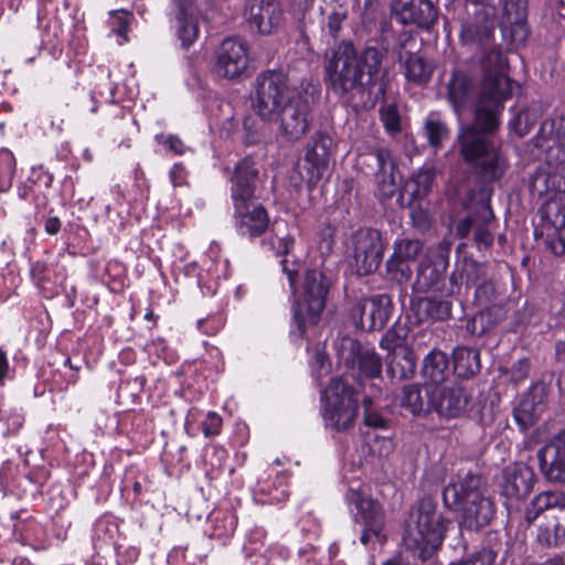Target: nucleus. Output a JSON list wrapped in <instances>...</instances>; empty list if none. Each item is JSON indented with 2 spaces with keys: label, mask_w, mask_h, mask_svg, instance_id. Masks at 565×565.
<instances>
[{
  "label": "nucleus",
  "mask_w": 565,
  "mask_h": 565,
  "mask_svg": "<svg viewBox=\"0 0 565 565\" xmlns=\"http://www.w3.org/2000/svg\"><path fill=\"white\" fill-rule=\"evenodd\" d=\"M483 78L475 111V124L461 128L458 136L465 160L472 162L486 181L500 179L507 169V159L489 132L500 122L503 103L513 90L507 75L508 60L500 47L490 49L480 61Z\"/></svg>",
  "instance_id": "f257e3e1"
},
{
  "label": "nucleus",
  "mask_w": 565,
  "mask_h": 565,
  "mask_svg": "<svg viewBox=\"0 0 565 565\" xmlns=\"http://www.w3.org/2000/svg\"><path fill=\"white\" fill-rule=\"evenodd\" d=\"M253 109L263 121L278 124L290 140H298L309 128V103L281 71L269 70L257 76Z\"/></svg>",
  "instance_id": "f03ea898"
},
{
  "label": "nucleus",
  "mask_w": 565,
  "mask_h": 565,
  "mask_svg": "<svg viewBox=\"0 0 565 565\" xmlns=\"http://www.w3.org/2000/svg\"><path fill=\"white\" fill-rule=\"evenodd\" d=\"M269 244L277 255H285L281 260L282 271L287 275L296 297L294 307L295 329L291 332H297L299 337H302L307 324H316L324 309L329 282L322 273L312 269L306 273L300 288L298 290L295 288V277L299 270V264L292 260L291 266H289V255L294 248L295 238L288 232L286 222L277 221L274 223Z\"/></svg>",
  "instance_id": "7ed1b4c3"
},
{
  "label": "nucleus",
  "mask_w": 565,
  "mask_h": 565,
  "mask_svg": "<svg viewBox=\"0 0 565 565\" xmlns=\"http://www.w3.org/2000/svg\"><path fill=\"white\" fill-rule=\"evenodd\" d=\"M534 145L545 153L547 166L537 168L531 177V192L546 202L565 196V170L553 167L565 162V116L545 119Z\"/></svg>",
  "instance_id": "20e7f679"
},
{
  "label": "nucleus",
  "mask_w": 565,
  "mask_h": 565,
  "mask_svg": "<svg viewBox=\"0 0 565 565\" xmlns=\"http://www.w3.org/2000/svg\"><path fill=\"white\" fill-rule=\"evenodd\" d=\"M382 62V54L375 47H367L359 57L354 46L342 42L326 55V73L334 94L342 96L358 87L375 83Z\"/></svg>",
  "instance_id": "39448f33"
},
{
  "label": "nucleus",
  "mask_w": 565,
  "mask_h": 565,
  "mask_svg": "<svg viewBox=\"0 0 565 565\" xmlns=\"http://www.w3.org/2000/svg\"><path fill=\"white\" fill-rule=\"evenodd\" d=\"M443 498L447 507L460 511V523L470 530L488 525L495 514L482 479L471 472L458 473L444 489Z\"/></svg>",
  "instance_id": "423d86ee"
},
{
  "label": "nucleus",
  "mask_w": 565,
  "mask_h": 565,
  "mask_svg": "<svg viewBox=\"0 0 565 565\" xmlns=\"http://www.w3.org/2000/svg\"><path fill=\"white\" fill-rule=\"evenodd\" d=\"M449 523L430 499H423L412 508L405 521L403 542L425 561L441 546Z\"/></svg>",
  "instance_id": "0eeeda50"
},
{
  "label": "nucleus",
  "mask_w": 565,
  "mask_h": 565,
  "mask_svg": "<svg viewBox=\"0 0 565 565\" xmlns=\"http://www.w3.org/2000/svg\"><path fill=\"white\" fill-rule=\"evenodd\" d=\"M257 171L249 159L239 161L232 179V200L238 231L243 235L259 236L268 226L266 210L252 201Z\"/></svg>",
  "instance_id": "6e6552de"
},
{
  "label": "nucleus",
  "mask_w": 565,
  "mask_h": 565,
  "mask_svg": "<svg viewBox=\"0 0 565 565\" xmlns=\"http://www.w3.org/2000/svg\"><path fill=\"white\" fill-rule=\"evenodd\" d=\"M358 399L352 387L341 377L332 379L321 396V414L327 428L349 429L356 416Z\"/></svg>",
  "instance_id": "1a4fd4ad"
},
{
  "label": "nucleus",
  "mask_w": 565,
  "mask_h": 565,
  "mask_svg": "<svg viewBox=\"0 0 565 565\" xmlns=\"http://www.w3.org/2000/svg\"><path fill=\"white\" fill-rule=\"evenodd\" d=\"M333 350L338 365L347 369L353 377H377L382 371L380 356L369 349L361 348L360 343L351 337H338L333 341Z\"/></svg>",
  "instance_id": "9d476101"
},
{
  "label": "nucleus",
  "mask_w": 565,
  "mask_h": 565,
  "mask_svg": "<svg viewBox=\"0 0 565 565\" xmlns=\"http://www.w3.org/2000/svg\"><path fill=\"white\" fill-rule=\"evenodd\" d=\"M355 483L356 486H349L345 500L355 521L364 526L361 542L366 544L372 536L380 537L384 526V513L382 507L370 497L366 488L360 482Z\"/></svg>",
  "instance_id": "9b49d317"
},
{
  "label": "nucleus",
  "mask_w": 565,
  "mask_h": 565,
  "mask_svg": "<svg viewBox=\"0 0 565 565\" xmlns=\"http://www.w3.org/2000/svg\"><path fill=\"white\" fill-rule=\"evenodd\" d=\"M248 65V46L239 38H226L215 51L212 72L226 79L238 78Z\"/></svg>",
  "instance_id": "f8f14e48"
},
{
  "label": "nucleus",
  "mask_w": 565,
  "mask_h": 565,
  "mask_svg": "<svg viewBox=\"0 0 565 565\" xmlns=\"http://www.w3.org/2000/svg\"><path fill=\"white\" fill-rule=\"evenodd\" d=\"M352 257L360 275L376 270L383 257V242L380 232L360 228L351 237Z\"/></svg>",
  "instance_id": "ddd939ff"
},
{
  "label": "nucleus",
  "mask_w": 565,
  "mask_h": 565,
  "mask_svg": "<svg viewBox=\"0 0 565 565\" xmlns=\"http://www.w3.org/2000/svg\"><path fill=\"white\" fill-rule=\"evenodd\" d=\"M504 42L518 49L529 36L527 0H503L499 22Z\"/></svg>",
  "instance_id": "4468645a"
},
{
  "label": "nucleus",
  "mask_w": 565,
  "mask_h": 565,
  "mask_svg": "<svg viewBox=\"0 0 565 565\" xmlns=\"http://www.w3.org/2000/svg\"><path fill=\"white\" fill-rule=\"evenodd\" d=\"M390 312V298L386 295H377L359 300L352 308L351 316L358 328L374 331L386 324Z\"/></svg>",
  "instance_id": "2eb2a0df"
},
{
  "label": "nucleus",
  "mask_w": 565,
  "mask_h": 565,
  "mask_svg": "<svg viewBox=\"0 0 565 565\" xmlns=\"http://www.w3.org/2000/svg\"><path fill=\"white\" fill-rule=\"evenodd\" d=\"M198 0H173L170 25L182 46L189 47L199 35Z\"/></svg>",
  "instance_id": "dca6fc26"
},
{
  "label": "nucleus",
  "mask_w": 565,
  "mask_h": 565,
  "mask_svg": "<svg viewBox=\"0 0 565 565\" xmlns=\"http://www.w3.org/2000/svg\"><path fill=\"white\" fill-rule=\"evenodd\" d=\"M537 460L540 470L547 480L565 482V430L540 448Z\"/></svg>",
  "instance_id": "f3484780"
},
{
  "label": "nucleus",
  "mask_w": 565,
  "mask_h": 565,
  "mask_svg": "<svg viewBox=\"0 0 565 565\" xmlns=\"http://www.w3.org/2000/svg\"><path fill=\"white\" fill-rule=\"evenodd\" d=\"M535 473L525 463H514L503 471L501 495L505 498L507 505L524 499L533 489Z\"/></svg>",
  "instance_id": "a211bd4d"
},
{
  "label": "nucleus",
  "mask_w": 565,
  "mask_h": 565,
  "mask_svg": "<svg viewBox=\"0 0 565 565\" xmlns=\"http://www.w3.org/2000/svg\"><path fill=\"white\" fill-rule=\"evenodd\" d=\"M392 11L401 23L425 29L437 20V10L430 0H394Z\"/></svg>",
  "instance_id": "6ab92c4d"
},
{
  "label": "nucleus",
  "mask_w": 565,
  "mask_h": 565,
  "mask_svg": "<svg viewBox=\"0 0 565 565\" xmlns=\"http://www.w3.org/2000/svg\"><path fill=\"white\" fill-rule=\"evenodd\" d=\"M423 247V242L416 238L404 237L394 243V252L386 263L394 279L405 281L409 278L412 274L409 263L416 260Z\"/></svg>",
  "instance_id": "aec40b11"
},
{
  "label": "nucleus",
  "mask_w": 565,
  "mask_h": 565,
  "mask_svg": "<svg viewBox=\"0 0 565 565\" xmlns=\"http://www.w3.org/2000/svg\"><path fill=\"white\" fill-rule=\"evenodd\" d=\"M247 21L259 33L269 34L282 22V10L278 0H252L246 8Z\"/></svg>",
  "instance_id": "412c9836"
},
{
  "label": "nucleus",
  "mask_w": 565,
  "mask_h": 565,
  "mask_svg": "<svg viewBox=\"0 0 565 565\" xmlns=\"http://www.w3.org/2000/svg\"><path fill=\"white\" fill-rule=\"evenodd\" d=\"M333 140L324 132H317L312 136L307 146L306 163L309 164V182H318L328 168L330 156L332 152Z\"/></svg>",
  "instance_id": "4be33fe9"
},
{
  "label": "nucleus",
  "mask_w": 565,
  "mask_h": 565,
  "mask_svg": "<svg viewBox=\"0 0 565 565\" xmlns=\"http://www.w3.org/2000/svg\"><path fill=\"white\" fill-rule=\"evenodd\" d=\"M469 397L459 385L436 387L430 392L431 409L443 417H457L467 407Z\"/></svg>",
  "instance_id": "5701e85b"
},
{
  "label": "nucleus",
  "mask_w": 565,
  "mask_h": 565,
  "mask_svg": "<svg viewBox=\"0 0 565 565\" xmlns=\"http://www.w3.org/2000/svg\"><path fill=\"white\" fill-rule=\"evenodd\" d=\"M545 398V387L536 384L521 399L514 408L513 416L522 429H526L535 424L543 412Z\"/></svg>",
  "instance_id": "b1692460"
},
{
  "label": "nucleus",
  "mask_w": 565,
  "mask_h": 565,
  "mask_svg": "<svg viewBox=\"0 0 565 565\" xmlns=\"http://www.w3.org/2000/svg\"><path fill=\"white\" fill-rule=\"evenodd\" d=\"M472 89L473 83L468 74L461 71L454 72L448 84V99L458 117L470 102Z\"/></svg>",
  "instance_id": "393cba45"
},
{
  "label": "nucleus",
  "mask_w": 565,
  "mask_h": 565,
  "mask_svg": "<svg viewBox=\"0 0 565 565\" xmlns=\"http://www.w3.org/2000/svg\"><path fill=\"white\" fill-rule=\"evenodd\" d=\"M422 372L431 384L438 385L445 382L450 374L447 354L436 349L430 351L424 359Z\"/></svg>",
  "instance_id": "a878e982"
},
{
  "label": "nucleus",
  "mask_w": 565,
  "mask_h": 565,
  "mask_svg": "<svg viewBox=\"0 0 565 565\" xmlns=\"http://www.w3.org/2000/svg\"><path fill=\"white\" fill-rule=\"evenodd\" d=\"M426 401L422 394V387L417 384H411L403 387L397 396L399 406L408 411L412 415L419 416L431 409L430 393H426Z\"/></svg>",
  "instance_id": "bb28decb"
},
{
  "label": "nucleus",
  "mask_w": 565,
  "mask_h": 565,
  "mask_svg": "<svg viewBox=\"0 0 565 565\" xmlns=\"http://www.w3.org/2000/svg\"><path fill=\"white\" fill-rule=\"evenodd\" d=\"M565 494L562 491H545L537 494L525 510V519L533 522L539 515L548 509L564 508Z\"/></svg>",
  "instance_id": "cd10ccee"
},
{
  "label": "nucleus",
  "mask_w": 565,
  "mask_h": 565,
  "mask_svg": "<svg viewBox=\"0 0 565 565\" xmlns=\"http://www.w3.org/2000/svg\"><path fill=\"white\" fill-rule=\"evenodd\" d=\"M480 370L479 352L471 348H458L454 351V371L460 377H469Z\"/></svg>",
  "instance_id": "c85d7f7f"
},
{
  "label": "nucleus",
  "mask_w": 565,
  "mask_h": 565,
  "mask_svg": "<svg viewBox=\"0 0 565 565\" xmlns=\"http://www.w3.org/2000/svg\"><path fill=\"white\" fill-rule=\"evenodd\" d=\"M434 179V168L424 166L406 182L405 191L412 195L413 200L424 199L430 191Z\"/></svg>",
  "instance_id": "c756f323"
},
{
  "label": "nucleus",
  "mask_w": 565,
  "mask_h": 565,
  "mask_svg": "<svg viewBox=\"0 0 565 565\" xmlns=\"http://www.w3.org/2000/svg\"><path fill=\"white\" fill-rule=\"evenodd\" d=\"M433 74V66L420 55L409 54L405 61V76L408 81L424 84L428 82Z\"/></svg>",
  "instance_id": "7c9ffc66"
},
{
  "label": "nucleus",
  "mask_w": 565,
  "mask_h": 565,
  "mask_svg": "<svg viewBox=\"0 0 565 565\" xmlns=\"http://www.w3.org/2000/svg\"><path fill=\"white\" fill-rule=\"evenodd\" d=\"M503 317V312L499 307H491L473 317L470 329L475 334H483L492 329Z\"/></svg>",
  "instance_id": "2f4dec72"
},
{
  "label": "nucleus",
  "mask_w": 565,
  "mask_h": 565,
  "mask_svg": "<svg viewBox=\"0 0 565 565\" xmlns=\"http://www.w3.org/2000/svg\"><path fill=\"white\" fill-rule=\"evenodd\" d=\"M537 541L543 546L557 547L565 543V526L551 521L539 529Z\"/></svg>",
  "instance_id": "473e14b6"
},
{
  "label": "nucleus",
  "mask_w": 565,
  "mask_h": 565,
  "mask_svg": "<svg viewBox=\"0 0 565 565\" xmlns=\"http://www.w3.org/2000/svg\"><path fill=\"white\" fill-rule=\"evenodd\" d=\"M237 526V519L231 512L220 513L212 519L211 536L225 542L233 535Z\"/></svg>",
  "instance_id": "72a5a7b5"
},
{
  "label": "nucleus",
  "mask_w": 565,
  "mask_h": 565,
  "mask_svg": "<svg viewBox=\"0 0 565 565\" xmlns=\"http://www.w3.org/2000/svg\"><path fill=\"white\" fill-rule=\"evenodd\" d=\"M415 361L411 352L404 351L402 354L394 353L392 361L387 365V372L393 379L408 377L414 373Z\"/></svg>",
  "instance_id": "f704fd0d"
},
{
  "label": "nucleus",
  "mask_w": 565,
  "mask_h": 565,
  "mask_svg": "<svg viewBox=\"0 0 565 565\" xmlns=\"http://www.w3.org/2000/svg\"><path fill=\"white\" fill-rule=\"evenodd\" d=\"M15 158L8 149L0 150V191H8L15 174Z\"/></svg>",
  "instance_id": "c9c22d12"
},
{
  "label": "nucleus",
  "mask_w": 565,
  "mask_h": 565,
  "mask_svg": "<svg viewBox=\"0 0 565 565\" xmlns=\"http://www.w3.org/2000/svg\"><path fill=\"white\" fill-rule=\"evenodd\" d=\"M425 132L431 147L438 148L448 139L449 132L446 125L435 115H429L425 121Z\"/></svg>",
  "instance_id": "e433bc0d"
},
{
  "label": "nucleus",
  "mask_w": 565,
  "mask_h": 565,
  "mask_svg": "<svg viewBox=\"0 0 565 565\" xmlns=\"http://www.w3.org/2000/svg\"><path fill=\"white\" fill-rule=\"evenodd\" d=\"M0 422L7 426V433L10 434L22 427L24 417L20 409L2 403L0 404Z\"/></svg>",
  "instance_id": "4c0bfd02"
},
{
  "label": "nucleus",
  "mask_w": 565,
  "mask_h": 565,
  "mask_svg": "<svg viewBox=\"0 0 565 565\" xmlns=\"http://www.w3.org/2000/svg\"><path fill=\"white\" fill-rule=\"evenodd\" d=\"M545 213L555 230L565 227V196L547 201Z\"/></svg>",
  "instance_id": "58836bf2"
},
{
  "label": "nucleus",
  "mask_w": 565,
  "mask_h": 565,
  "mask_svg": "<svg viewBox=\"0 0 565 565\" xmlns=\"http://www.w3.org/2000/svg\"><path fill=\"white\" fill-rule=\"evenodd\" d=\"M380 117L387 132L394 135L401 131V116L396 105L385 104L381 106Z\"/></svg>",
  "instance_id": "ea45409f"
},
{
  "label": "nucleus",
  "mask_w": 565,
  "mask_h": 565,
  "mask_svg": "<svg viewBox=\"0 0 565 565\" xmlns=\"http://www.w3.org/2000/svg\"><path fill=\"white\" fill-rule=\"evenodd\" d=\"M409 209L413 225L422 231L428 228L430 224L428 204L423 199L413 200Z\"/></svg>",
  "instance_id": "a19ab883"
},
{
  "label": "nucleus",
  "mask_w": 565,
  "mask_h": 565,
  "mask_svg": "<svg viewBox=\"0 0 565 565\" xmlns=\"http://www.w3.org/2000/svg\"><path fill=\"white\" fill-rule=\"evenodd\" d=\"M494 561L495 553L489 548H482L449 565H492Z\"/></svg>",
  "instance_id": "79ce46f5"
},
{
  "label": "nucleus",
  "mask_w": 565,
  "mask_h": 565,
  "mask_svg": "<svg viewBox=\"0 0 565 565\" xmlns=\"http://www.w3.org/2000/svg\"><path fill=\"white\" fill-rule=\"evenodd\" d=\"M18 530L21 531V537L25 542L44 543L49 540L44 527L36 522H30L21 527H18Z\"/></svg>",
  "instance_id": "37998d69"
},
{
  "label": "nucleus",
  "mask_w": 565,
  "mask_h": 565,
  "mask_svg": "<svg viewBox=\"0 0 565 565\" xmlns=\"http://www.w3.org/2000/svg\"><path fill=\"white\" fill-rule=\"evenodd\" d=\"M377 190L380 195L387 198L391 196L396 189V179L393 170H386V173H376Z\"/></svg>",
  "instance_id": "c03bdc74"
},
{
  "label": "nucleus",
  "mask_w": 565,
  "mask_h": 565,
  "mask_svg": "<svg viewBox=\"0 0 565 565\" xmlns=\"http://www.w3.org/2000/svg\"><path fill=\"white\" fill-rule=\"evenodd\" d=\"M510 126L519 136L526 135L532 127V114L529 110L520 111Z\"/></svg>",
  "instance_id": "a18cd8bd"
},
{
  "label": "nucleus",
  "mask_w": 565,
  "mask_h": 565,
  "mask_svg": "<svg viewBox=\"0 0 565 565\" xmlns=\"http://www.w3.org/2000/svg\"><path fill=\"white\" fill-rule=\"evenodd\" d=\"M244 130L246 132L245 141L247 143H257L264 135V126L259 125L252 118L244 120Z\"/></svg>",
  "instance_id": "49530a36"
},
{
  "label": "nucleus",
  "mask_w": 565,
  "mask_h": 565,
  "mask_svg": "<svg viewBox=\"0 0 565 565\" xmlns=\"http://www.w3.org/2000/svg\"><path fill=\"white\" fill-rule=\"evenodd\" d=\"M393 448V441L387 437L374 436L373 443L370 445L371 451L380 458L387 457Z\"/></svg>",
  "instance_id": "de8ad7c7"
},
{
  "label": "nucleus",
  "mask_w": 565,
  "mask_h": 565,
  "mask_svg": "<svg viewBox=\"0 0 565 565\" xmlns=\"http://www.w3.org/2000/svg\"><path fill=\"white\" fill-rule=\"evenodd\" d=\"M222 427V418L214 412H209L202 424L203 433L206 437L216 436L220 434Z\"/></svg>",
  "instance_id": "09e8293b"
},
{
  "label": "nucleus",
  "mask_w": 565,
  "mask_h": 565,
  "mask_svg": "<svg viewBox=\"0 0 565 565\" xmlns=\"http://www.w3.org/2000/svg\"><path fill=\"white\" fill-rule=\"evenodd\" d=\"M371 403L370 398H365L363 402L365 425L374 428L384 427L385 420L377 412L371 408Z\"/></svg>",
  "instance_id": "8fccbe9b"
},
{
  "label": "nucleus",
  "mask_w": 565,
  "mask_h": 565,
  "mask_svg": "<svg viewBox=\"0 0 565 565\" xmlns=\"http://www.w3.org/2000/svg\"><path fill=\"white\" fill-rule=\"evenodd\" d=\"M530 372V362L527 359H521L515 362L510 370V380L518 384L524 381Z\"/></svg>",
  "instance_id": "3c124183"
},
{
  "label": "nucleus",
  "mask_w": 565,
  "mask_h": 565,
  "mask_svg": "<svg viewBox=\"0 0 565 565\" xmlns=\"http://www.w3.org/2000/svg\"><path fill=\"white\" fill-rule=\"evenodd\" d=\"M139 552L132 546H117L116 559L118 565H132L138 558Z\"/></svg>",
  "instance_id": "603ef678"
},
{
  "label": "nucleus",
  "mask_w": 565,
  "mask_h": 565,
  "mask_svg": "<svg viewBox=\"0 0 565 565\" xmlns=\"http://www.w3.org/2000/svg\"><path fill=\"white\" fill-rule=\"evenodd\" d=\"M375 158L381 173H386V170H394L392 152L387 148H379L375 150Z\"/></svg>",
  "instance_id": "864d4df0"
},
{
  "label": "nucleus",
  "mask_w": 565,
  "mask_h": 565,
  "mask_svg": "<svg viewBox=\"0 0 565 565\" xmlns=\"http://www.w3.org/2000/svg\"><path fill=\"white\" fill-rule=\"evenodd\" d=\"M347 19V11L342 8L332 11L328 17V29L332 36H337L343 21Z\"/></svg>",
  "instance_id": "5fc2aeb1"
},
{
  "label": "nucleus",
  "mask_w": 565,
  "mask_h": 565,
  "mask_svg": "<svg viewBox=\"0 0 565 565\" xmlns=\"http://www.w3.org/2000/svg\"><path fill=\"white\" fill-rule=\"evenodd\" d=\"M258 491L266 493L268 498L265 500L268 503H278L287 498V492L285 489L279 490L275 488L270 490L265 482H258Z\"/></svg>",
  "instance_id": "6e6d98bb"
},
{
  "label": "nucleus",
  "mask_w": 565,
  "mask_h": 565,
  "mask_svg": "<svg viewBox=\"0 0 565 565\" xmlns=\"http://www.w3.org/2000/svg\"><path fill=\"white\" fill-rule=\"evenodd\" d=\"M546 244L553 254L558 256L565 254V238L561 233L555 232L554 234L548 235Z\"/></svg>",
  "instance_id": "4d7b16f0"
},
{
  "label": "nucleus",
  "mask_w": 565,
  "mask_h": 565,
  "mask_svg": "<svg viewBox=\"0 0 565 565\" xmlns=\"http://www.w3.org/2000/svg\"><path fill=\"white\" fill-rule=\"evenodd\" d=\"M312 367L315 369V372L318 374V376H322L329 373L330 363L324 352L319 350L316 352Z\"/></svg>",
  "instance_id": "13d9d810"
},
{
  "label": "nucleus",
  "mask_w": 565,
  "mask_h": 565,
  "mask_svg": "<svg viewBox=\"0 0 565 565\" xmlns=\"http://www.w3.org/2000/svg\"><path fill=\"white\" fill-rule=\"evenodd\" d=\"M30 179L34 183L43 184L45 188H50L53 182V175L45 171L42 167L32 168Z\"/></svg>",
  "instance_id": "bf43d9fd"
},
{
  "label": "nucleus",
  "mask_w": 565,
  "mask_h": 565,
  "mask_svg": "<svg viewBox=\"0 0 565 565\" xmlns=\"http://www.w3.org/2000/svg\"><path fill=\"white\" fill-rule=\"evenodd\" d=\"M199 328L207 334H213L217 332L221 328V319L220 318H211L205 320H200L198 322Z\"/></svg>",
  "instance_id": "052dcab7"
},
{
  "label": "nucleus",
  "mask_w": 565,
  "mask_h": 565,
  "mask_svg": "<svg viewBox=\"0 0 565 565\" xmlns=\"http://www.w3.org/2000/svg\"><path fill=\"white\" fill-rule=\"evenodd\" d=\"M169 175L173 186H180L185 182V170L181 164H174Z\"/></svg>",
  "instance_id": "680f3d73"
},
{
  "label": "nucleus",
  "mask_w": 565,
  "mask_h": 565,
  "mask_svg": "<svg viewBox=\"0 0 565 565\" xmlns=\"http://www.w3.org/2000/svg\"><path fill=\"white\" fill-rule=\"evenodd\" d=\"M12 469H13V467L10 462H6L0 469V484L2 488L7 489L9 491L11 490L10 476H11Z\"/></svg>",
  "instance_id": "e2e57ef3"
},
{
  "label": "nucleus",
  "mask_w": 565,
  "mask_h": 565,
  "mask_svg": "<svg viewBox=\"0 0 565 565\" xmlns=\"http://www.w3.org/2000/svg\"><path fill=\"white\" fill-rule=\"evenodd\" d=\"M164 143L169 147V149L171 151H173L174 153L177 154H182L184 153V150H185V146L183 143V141L175 137V136H168L166 138V141Z\"/></svg>",
  "instance_id": "0e129e2a"
},
{
  "label": "nucleus",
  "mask_w": 565,
  "mask_h": 565,
  "mask_svg": "<svg viewBox=\"0 0 565 565\" xmlns=\"http://www.w3.org/2000/svg\"><path fill=\"white\" fill-rule=\"evenodd\" d=\"M475 239L478 244L483 245L486 247L492 244V236L490 232L486 228H478L475 233Z\"/></svg>",
  "instance_id": "69168bd1"
},
{
  "label": "nucleus",
  "mask_w": 565,
  "mask_h": 565,
  "mask_svg": "<svg viewBox=\"0 0 565 565\" xmlns=\"http://www.w3.org/2000/svg\"><path fill=\"white\" fill-rule=\"evenodd\" d=\"M45 270L46 266L43 263L36 262L31 267V275L36 280L38 284H41L45 280Z\"/></svg>",
  "instance_id": "338daca9"
},
{
  "label": "nucleus",
  "mask_w": 565,
  "mask_h": 565,
  "mask_svg": "<svg viewBox=\"0 0 565 565\" xmlns=\"http://www.w3.org/2000/svg\"><path fill=\"white\" fill-rule=\"evenodd\" d=\"M60 228H61V221L58 217L52 216L45 221L44 230L47 234L55 235L58 233Z\"/></svg>",
  "instance_id": "774afa93"
}]
</instances>
